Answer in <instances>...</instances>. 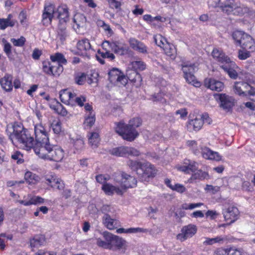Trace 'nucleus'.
I'll return each mask as SVG.
<instances>
[{"label":"nucleus","instance_id":"1","mask_svg":"<svg viewBox=\"0 0 255 255\" xmlns=\"http://www.w3.org/2000/svg\"><path fill=\"white\" fill-rule=\"evenodd\" d=\"M8 138L13 144H21L27 150L33 147L34 140L27 129L21 123L17 122L7 125L6 129Z\"/></svg>","mask_w":255,"mask_h":255},{"label":"nucleus","instance_id":"2","mask_svg":"<svg viewBox=\"0 0 255 255\" xmlns=\"http://www.w3.org/2000/svg\"><path fill=\"white\" fill-rule=\"evenodd\" d=\"M56 17L59 20V24H66L69 20V12L66 6H59L55 10L54 5L51 3L46 4L42 14L43 25L50 24L53 18Z\"/></svg>","mask_w":255,"mask_h":255},{"label":"nucleus","instance_id":"3","mask_svg":"<svg viewBox=\"0 0 255 255\" xmlns=\"http://www.w3.org/2000/svg\"><path fill=\"white\" fill-rule=\"evenodd\" d=\"M216 7L228 15H242L248 11L247 7L241 6L235 0H219Z\"/></svg>","mask_w":255,"mask_h":255},{"label":"nucleus","instance_id":"4","mask_svg":"<svg viewBox=\"0 0 255 255\" xmlns=\"http://www.w3.org/2000/svg\"><path fill=\"white\" fill-rule=\"evenodd\" d=\"M35 135V143H34L33 150L37 154H40L41 152L45 151L46 148H50V144L49 138L44 130V128L42 126H35L34 128Z\"/></svg>","mask_w":255,"mask_h":255},{"label":"nucleus","instance_id":"5","mask_svg":"<svg viewBox=\"0 0 255 255\" xmlns=\"http://www.w3.org/2000/svg\"><path fill=\"white\" fill-rule=\"evenodd\" d=\"M116 132L127 141H133L138 135V132L136 129L129 126L123 122L116 123Z\"/></svg>","mask_w":255,"mask_h":255},{"label":"nucleus","instance_id":"6","mask_svg":"<svg viewBox=\"0 0 255 255\" xmlns=\"http://www.w3.org/2000/svg\"><path fill=\"white\" fill-rule=\"evenodd\" d=\"M49 147L45 149V150L47 151L46 153H44V152H41L38 155L42 158L48 159L56 162L61 161L64 157L63 149L52 144L49 145Z\"/></svg>","mask_w":255,"mask_h":255},{"label":"nucleus","instance_id":"7","mask_svg":"<svg viewBox=\"0 0 255 255\" xmlns=\"http://www.w3.org/2000/svg\"><path fill=\"white\" fill-rule=\"evenodd\" d=\"M104 238L110 243V250L117 251L123 249L126 245V242L122 238L114 235L109 232L103 233Z\"/></svg>","mask_w":255,"mask_h":255},{"label":"nucleus","instance_id":"8","mask_svg":"<svg viewBox=\"0 0 255 255\" xmlns=\"http://www.w3.org/2000/svg\"><path fill=\"white\" fill-rule=\"evenodd\" d=\"M110 154L117 157H127L130 156H138L139 152L132 147L121 146L113 148L109 150Z\"/></svg>","mask_w":255,"mask_h":255},{"label":"nucleus","instance_id":"9","mask_svg":"<svg viewBox=\"0 0 255 255\" xmlns=\"http://www.w3.org/2000/svg\"><path fill=\"white\" fill-rule=\"evenodd\" d=\"M115 180L121 185L123 189L132 188L136 185L137 181L135 177L125 172L118 174Z\"/></svg>","mask_w":255,"mask_h":255},{"label":"nucleus","instance_id":"10","mask_svg":"<svg viewBox=\"0 0 255 255\" xmlns=\"http://www.w3.org/2000/svg\"><path fill=\"white\" fill-rule=\"evenodd\" d=\"M102 47L107 50V47H109L115 53L120 55H124L128 53V48L118 41L110 42L105 40L102 43Z\"/></svg>","mask_w":255,"mask_h":255},{"label":"nucleus","instance_id":"11","mask_svg":"<svg viewBox=\"0 0 255 255\" xmlns=\"http://www.w3.org/2000/svg\"><path fill=\"white\" fill-rule=\"evenodd\" d=\"M182 70L184 73V77L186 81L194 85L195 84V77L194 75L196 69L194 64L189 62H184L181 64Z\"/></svg>","mask_w":255,"mask_h":255},{"label":"nucleus","instance_id":"12","mask_svg":"<svg viewBox=\"0 0 255 255\" xmlns=\"http://www.w3.org/2000/svg\"><path fill=\"white\" fill-rule=\"evenodd\" d=\"M156 169L150 163H143L141 169H139L138 176L141 180L147 181L149 178H153L156 174Z\"/></svg>","mask_w":255,"mask_h":255},{"label":"nucleus","instance_id":"13","mask_svg":"<svg viewBox=\"0 0 255 255\" xmlns=\"http://www.w3.org/2000/svg\"><path fill=\"white\" fill-rule=\"evenodd\" d=\"M214 96L216 100L219 101L220 107L225 111H230L235 105L234 99L225 94H216Z\"/></svg>","mask_w":255,"mask_h":255},{"label":"nucleus","instance_id":"14","mask_svg":"<svg viewBox=\"0 0 255 255\" xmlns=\"http://www.w3.org/2000/svg\"><path fill=\"white\" fill-rule=\"evenodd\" d=\"M197 231V227L194 225L189 224L185 226L182 228L181 233L177 235V239L183 242L193 237L196 233Z\"/></svg>","mask_w":255,"mask_h":255},{"label":"nucleus","instance_id":"15","mask_svg":"<svg viewBox=\"0 0 255 255\" xmlns=\"http://www.w3.org/2000/svg\"><path fill=\"white\" fill-rule=\"evenodd\" d=\"M45 179L47 182V184L50 185L51 187H56L59 190L64 189L65 185L63 181L57 178L55 174H47L45 176Z\"/></svg>","mask_w":255,"mask_h":255},{"label":"nucleus","instance_id":"16","mask_svg":"<svg viewBox=\"0 0 255 255\" xmlns=\"http://www.w3.org/2000/svg\"><path fill=\"white\" fill-rule=\"evenodd\" d=\"M223 214L225 220L231 224L237 220L239 212L237 207L232 206L224 210Z\"/></svg>","mask_w":255,"mask_h":255},{"label":"nucleus","instance_id":"17","mask_svg":"<svg viewBox=\"0 0 255 255\" xmlns=\"http://www.w3.org/2000/svg\"><path fill=\"white\" fill-rule=\"evenodd\" d=\"M200 148L201 149L200 153L204 158L216 161L222 160V157L218 152L213 151L207 147L200 146Z\"/></svg>","mask_w":255,"mask_h":255},{"label":"nucleus","instance_id":"18","mask_svg":"<svg viewBox=\"0 0 255 255\" xmlns=\"http://www.w3.org/2000/svg\"><path fill=\"white\" fill-rule=\"evenodd\" d=\"M129 43L133 50L144 54L148 53L147 46L141 41L135 38H130Z\"/></svg>","mask_w":255,"mask_h":255},{"label":"nucleus","instance_id":"19","mask_svg":"<svg viewBox=\"0 0 255 255\" xmlns=\"http://www.w3.org/2000/svg\"><path fill=\"white\" fill-rule=\"evenodd\" d=\"M221 68L228 74L231 78L236 79L238 77V74L236 70L238 67L234 62L231 61L227 64L222 65Z\"/></svg>","mask_w":255,"mask_h":255},{"label":"nucleus","instance_id":"20","mask_svg":"<svg viewBox=\"0 0 255 255\" xmlns=\"http://www.w3.org/2000/svg\"><path fill=\"white\" fill-rule=\"evenodd\" d=\"M205 86L212 90L221 91L224 88V84L214 79H206L204 80Z\"/></svg>","mask_w":255,"mask_h":255},{"label":"nucleus","instance_id":"21","mask_svg":"<svg viewBox=\"0 0 255 255\" xmlns=\"http://www.w3.org/2000/svg\"><path fill=\"white\" fill-rule=\"evenodd\" d=\"M77 47L79 50L84 51L81 54L82 56L87 57L88 59L90 58V54L88 51L91 49V45L88 39L79 40L77 44Z\"/></svg>","mask_w":255,"mask_h":255},{"label":"nucleus","instance_id":"22","mask_svg":"<svg viewBox=\"0 0 255 255\" xmlns=\"http://www.w3.org/2000/svg\"><path fill=\"white\" fill-rule=\"evenodd\" d=\"M212 55L213 57L218 62L223 64L229 63L231 60L230 58L222 51L218 49H214Z\"/></svg>","mask_w":255,"mask_h":255},{"label":"nucleus","instance_id":"23","mask_svg":"<svg viewBox=\"0 0 255 255\" xmlns=\"http://www.w3.org/2000/svg\"><path fill=\"white\" fill-rule=\"evenodd\" d=\"M244 39H242V42L240 46L246 50L253 52L255 50V43L252 37L248 35H245Z\"/></svg>","mask_w":255,"mask_h":255},{"label":"nucleus","instance_id":"24","mask_svg":"<svg viewBox=\"0 0 255 255\" xmlns=\"http://www.w3.org/2000/svg\"><path fill=\"white\" fill-rule=\"evenodd\" d=\"M241 89L243 95H248L250 99L253 101V98L255 97V88L252 87L248 83L241 81Z\"/></svg>","mask_w":255,"mask_h":255},{"label":"nucleus","instance_id":"25","mask_svg":"<svg viewBox=\"0 0 255 255\" xmlns=\"http://www.w3.org/2000/svg\"><path fill=\"white\" fill-rule=\"evenodd\" d=\"M12 76L9 74H5L0 80V84L2 89L5 91L9 92L12 90L13 85L12 84Z\"/></svg>","mask_w":255,"mask_h":255},{"label":"nucleus","instance_id":"26","mask_svg":"<svg viewBox=\"0 0 255 255\" xmlns=\"http://www.w3.org/2000/svg\"><path fill=\"white\" fill-rule=\"evenodd\" d=\"M102 190L109 195H113L115 192L118 195H122L123 192L119 187L112 185L110 183H106L103 185Z\"/></svg>","mask_w":255,"mask_h":255},{"label":"nucleus","instance_id":"27","mask_svg":"<svg viewBox=\"0 0 255 255\" xmlns=\"http://www.w3.org/2000/svg\"><path fill=\"white\" fill-rule=\"evenodd\" d=\"M57 36L61 42H63L69 36L66 27V24H58L57 30Z\"/></svg>","mask_w":255,"mask_h":255},{"label":"nucleus","instance_id":"28","mask_svg":"<svg viewBox=\"0 0 255 255\" xmlns=\"http://www.w3.org/2000/svg\"><path fill=\"white\" fill-rule=\"evenodd\" d=\"M49 68L47 70H45L46 73L53 76H59L63 71V67L62 65L56 64L52 65L50 63L48 62Z\"/></svg>","mask_w":255,"mask_h":255},{"label":"nucleus","instance_id":"29","mask_svg":"<svg viewBox=\"0 0 255 255\" xmlns=\"http://www.w3.org/2000/svg\"><path fill=\"white\" fill-rule=\"evenodd\" d=\"M127 77L129 81L136 87H138L141 85L142 78L141 75L135 71H130L128 74Z\"/></svg>","mask_w":255,"mask_h":255},{"label":"nucleus","instance_id":"30","mask_svg":"<svg viewBox=\"0 0 255 255\" xmlns=\"http://www.w3.org/2000/svg\"><path fill=\"white\" fill-rule=\"evenodd\" d=\"M103 223L109 230H113L119 226V221L112 219L110 215H106L103 217Z\"/></svg>","mask_w":255,"mask_h":255},{"label":"nucleus","instance_id":"31","mask_svg":"<svg viewBox=\"0 0 255 255\" xmlns=\"http://www.w3.org/2000/svg\"><path fill=\"white\" fill-rule=\"evenodd\" d=\"M203 125V122L201 119L195 118L190 120L187 125V129L191 131L192 130L198 131Z\"/></svg>","mask_w":255,"mask_h":255},{"label":"nucleus","instance_id":"32","mask_svg":"<svg viewBox=\"0 0 255 255\" xmlns=\"http://www.w3.org/2000/svg\"><path fill=\"white\" fill-rule=\"evenodd\" d=\"M46 243L45 237L42 235H37L30 241V245L31 248H38L44 245Z\"/></svg>","mask_w":255,"mask_h":255},{"label":"nucleus","instance_id":"33","mask_svg":"<svg viewBox=\"0 0 255 255\" xmlns=\"http://www.w3.org/2000/svg\"><path fill=\"white\" fill-rule=\"evenodd\" d=\"M73 22L76 24V28L79 29L80 27H83L85 26L86 18L82 14L77 13L74 16Z\"/></svg>","mask_w":255,"mask_h":255},{"label":"nucleus","instance_id":"34","mask_svg":"<svg viewBox=\"0 0 255 255\" xmlns=\"http://www.w3.org/2000/svg\"><path fill=\"white\" fill-rule=\"evenodd\" d=\"M50 59L52 62L55 63L57 62L56 64H66L67 60L65 59L64 55L59 52H57L50 56Z\"/></svg>","mask_w":255,"mask_h":255},{"label":"nucleus","instance_id":"35","mask_svg":"<svg viewBox=\"0 0 255 255\" xmlns=\"http://www.w3.org/2000/svg\"><path fill=\"white\" fill-rule=\"evenodd\" d=\"M12 17V15L9 14L5 19L0 18V29H4L8 26H13L15 24V21L11 19Z\"/></svg>","mask_w":255,"mask_h":255},{"label":"nucleus","instance_id":"36","mask_svg":"<svg viewBox=\"0 0 255 255\" xmlns=\"http://www.w3.org/2000/svg\"><path fill=\"white\" fill-rule=\"evenodd\" d=\"M208 176V174L206 172H203L201 170H198L193 174L191 177L188 179V182L192 183L195 180H203Z\"/></svg>","mask_w":255,"mask_h":255},{"label":"nucleus","instance_id":"37","mask_svg":"<svg viewBox=\"0 0 255 255\" xmlns=\"http://www.w3.org/2000/svg\"><path fill=\"white\" fill-rule=\"evenodd\" d=\"M163 48L166 55L170 57L172 59L175 58L176 50L173 44L166 42Z\"/></svg>","mask_w":255,"mask_h":255},{"label":"nucleus","instance_id":"38","mask_svg":"<svg viewBox=\"0 0 255 255\" xmlns=\"http://www.w3.org/2000/svg\"><path fill=\"white\" fill-rule=\"evenodd\" d=\"M100 137L98 133L93 132L91 133V135L89 137V142L91 146L93 148H97L100 142Z\"/></svg>","mask_w":255,"mask_h":255},{"label":"nucleus","instance_id":"39","mask_svg":"<svg viewBox=\"0 0 255 255\" xmlns=\"http://www.w3.org/2000/svg\"><path fill=\"white\" fill-rule=\"evenodd\" d=\"M205 239L206 240L203 242L204 245H212L215 243L223 244L226 240L225 238L221 236H217L214 238H206Z\"/></svg>","mask_w":255,"mask_h":255},{"label":"nucleus","instance_id":"40","mask_svg":"<svg viewBox=\"0 0 255 255\" xmlns=\"http://www.w3.org/2000/svg\"><path fill=\"white\" fill-rule=\"evenodd\" d=\"M95 114L94 113H90L85 117L84 125L86 127L90 128L95 124Z\"/></svg>","mask_w":255,"mask_h":255},{"label":"nucleus","instance_id":"41","mask_svg":"<svg viewBox=\"0 0 255 255\" xmlns=\"http://www.w3.org/2000/svg\"><path fill=\"white\" fill-rule=\"evenodd\" d=\"M188 146L192 150L193 153L195 155H198L200 153V145H199L197 141L195 140H188L187 142Z\"/></svg>","mask_w":255,"mask_h":255},{"label":"nucleus","instance_id":"42","mask_svg":"<svg viewBox=\"0 0 255 255\" xmlns=\"http://www.w3.org/2000/svg\"><path fill=\"white\" fill-rule=\"evenodd\" d=\"M122 72L118 68H114L109 72V79L111 82H116L117 78L122 74Z\"/></svg>","mask_w":255,"mask_h":255},{"label":"nucleus","instance_id":"43","mask_svg":"<svg viewBox=\"0 0 255 255\" xmlns=\"http://www.w3.org/2000/svg\"><path fill=\"white\" fill-rule=\"evenodd\" d=\"M142 164L141 162L136 160H129L128 161V165L129 167L132 170L136 171L137 175H138L139 170L141 169Z\"/></svg>","mask_w":255,"mask_h":255},{"label":"nucleus","instance_id":"44","mask_svg":"<svg viewBox=\"0 0 255 255\" xmlns=\"http://www.w3.org/2000/svg\"><path fill=\"white\" fill-rule=\"evenodd\" d=\"M247 34V33H245L242 31H236L233 32L232 36L233 39L236 42V43L240 46L242 42V39H244V36Z\"/></svg>","mask_w":255,"mask_h":255},{"label":"nucleus","instance_id":"45","mask_svg":"<svg viewBox=\"0 0 255 255\" xmlns=\"http://www.w3.org/2000/svg\"><path fill=\"white\" fill-rule=\"evenodd\" d=\"M38 176L31 172H26L24 175V178L29 184H34L38 179Z\"/></svg>","mask_w":255,"mask_h":255},{"label":"nucleus","instance_id":"46","mask_svg":"<svg viewBox=\"0 0 255 255\" xmlns=\"http://www.w3.org/2000/svg\"><path fill=\"white\" fill-rule=\"evenodd\" d=\"M154 40L157 46L162 48L164 47L166 42H168L166 39L160 34L154 36Z\"/></svg>","mask_w":255,"mask_h":255},{"label":"nucleus","instance_id":"47","mask_svg":"<svg viewBox=\"0 0 255 255\" xmlns=\"http://www.w3.org/2000/svg\"><path fill=\"white\" fill-rule=\"evenodd\" d=\"M53 108L58 114L62 116H66L67 114V112L66 110L64 108L63 106L58 101H56V105L54 106Z\"/></svg>","mask_w":255,"mask_h":255},{"label":"nucleus","instance_id":"48","mask_svg":"<svg viewBox=\"0 0 255 255\" xmlns=\"http://www.w3.org/2000/svg\"><path fill=\"white\" fill-rule=\"evenodd\" d=\"M141 119L140 118L136 117L130 120L129 121L128 125L129 126L135 129L136 128L140 127L141 125Z\"/></svg>","mask_w":255,"mask_h":255},{"label":"nucleus","instance_id":"49","mask_svg":"<svg viewBox=\"0 0 255 255\" xmlns=\"http://www.w3.org/2000/svg\"><path fill=\"white\" fill-rule=\"evenodd\" d=\"M2 42L4 44V48L3 50L8 58L11 59V44L7 42L6 40L4 39H2Z\"/></svg>","mask_w":255,"mask_h":255},{"label":"nucleus","instance_id":"50","mask_svg":"<svg viewBox=\"0 0 255 255\" xmlns=\"http://www.w3.org/2000/svg\"><path fill=\"white\" fill-rule=\"evenodd\" d=\"M10 41L14 46L21 47L24 45L26 41V39L23 36H21L17 39L11 38Z\"/></svg>","mask_w":255,"mask_h":255},{"label":"nucleus","instance_id":"51","mask_svg":"<svg viewBox=\"0 0 255 255\" xmlns=\"http://www.w3.org/2000/svg\"><path fill=\"white\" fill-rule=\"evenodd\" d=\"M252 51L246 50H239L238 51V58L240 60H245L251 56Z\"/></svg>","mask_w":255,"mask_h":255},{"label":"nucleus","instance_id":"52","mask_svg":"<svg viewBox=\"0 0 255 255\" xmlns=\"http://www.w3.org/2000/svg\"><path fill=\"white\" fill-rule=\"evenodd\" d=\"M71 92L67 91V90H64L60 92V98L62 102L65 103L68 101V95H71Z\"/></svg>","mask_w":255,"mask_h":255},{"label":"nucleus","instance_id":"53","mask_svg":"<svg viewBox=\"0 0 255 255\" xmlns=\"http://www.w3.org/2000/svg\"><path fill=\"white\" fill-rule=\"evenodd\" d=\"M30 205H37L42 204L44 202V199L40 196H34L30 200Z\"/></svg>","mask_w":255,"mask_h":255},{"label":"nucleus","instance_id":"54","mask_svg":"<svg viewBox=\"0 0 255 255\" xmlns=\"http://www.w3.org/2000/svg\"><path fill=\"white\" fill-rule=\"evenodd\" d=\"M96 244L99 247L106 249H109L111 247L109 242L103 241L102 239L98 238L97 239Z\"/></svg>","mask_w":255,"mask_h":255},{"label":"nucleus","instance_id":"55","mask_svg":"<svg viewBox=\"0 0 255 255\" xmlns=\"http://www.w3.org/2000/svg\"><path fill=\"white\" fill-rule=\"evenodd\" d=\"M187 167L189 171V173L190 172H194L197 170L198 168V163L195 161H189V163H187Z\"/></svg>","mask_w":255,"mask_h":255},{"label":"nucleus","instance_id":"56","mask_svg":"<svg viewBox=\"0 0 255 255\" xmlns=\"http://www.w3.org/2000/svg\"><path fill=\"white\" fill-rule=\"evenodd\" d=\"M106 52H101L100 51H98V53L100 55V56L103 58H109L111 60H114L115 58V56L114 54L110 53L109 51L107 49Z\"/></svg>","mask_w":255,"mask_h":255},{"label":"nucleus","instance_id":"57","mask_svg":"<svg viewBox=\"0 0 255 255\" xmlns=\"http://www.w3.org/2000/svg\"><path fill=\"white\" fill-rule=\"evenodd\" d=\"M84 142L82 139H77L74 141L73 145L77 150H81L84 147Z\"/></svg>","mask_w":255,"mask_h":255},{"label":"nucleus","instance_id":"58","mask_svg":"<svg viewBox=\"0 0 255 255\" xmlns=\"http://www.w3.org/2000/svg\"><path fill=\"white\" fill-rule=\"evenodd\" d=\"M133 66L139 69V70L142 71L146 68V64L145 63L141 61H135L133 62Z\"/></svg>","mask_w":255,"mask_h":255},{"label":"nucleus","instance_id":"59","mask_svg":"<svg viewBox=\"0 0 255 255\" xmlns=\"http://www.w3.org/2000/svg\"><path fill=\"white\" fill-rule=\"evenodd\" d=\"M242 83L241 82H236L235 83V85L234 86V92L238 94L239 95H243V93L241 89Z\"/></svg>","mask_w":255,"mask_h":255},{"label":"nucleus","instance_id":"60","mask_svg":"<svg viewBox=\"0 0 255 255\" xmlns=\"http://www.w3.org/2000/svg\"><path fill=\"white\" fill-rule=\"evenodd\" d=\"M86 80V74L84 73L81 74L80 76H78L75 78L76 83L80 85H83Z\"/></svg>","mask_w":255,"mask_h":255},{"label":"nucleus","instance_id":"61","mask_svg":"<svg viewBox=\"0 0 255 255\" xmlns=\"http://www.w3.org/2000/svg\"><path fill=\"white\" fill-rule=\"evenodd\" d=\"M172 190L182 193L185 191L186 188L183 185L177 183L173 186Z\"/></svg>","mask_w":255,"mask_h":255},{"label":"nucleus","instance_id":"62","mask_svg":"<svg viewBox=\"0 0 255 255\" xmlns=\"http://www.w3.org/2000/svg\"><path fill=\"white\" fill-rule=\"evenodd\" d=\"M22 155L19 151H16L11 155V158L14 160H17V163H21L23 162V159L21 158Z\"/></svg>","mask_w":255,"mask_h":255},{"label":"nucleus","instance_id":"63","mask_svg":"<svg viewBox=\"0 0 255 255\" xmlns=\"http://www.w3.org/2000/svg\"><path fill=\"white\" fill-rule=\"evenodd\" d=\"M205 190L211 192L212 194H214L219 191L220 187L218 186H213L211 185H206Z\"/></svg>","mask_w":255,"mask_h":255},{"label":"nucleus","instance_id":"64","mask_svg":"<svg viewBox=\"0 0 255 255\" xmlns=\"http://www.w3.org/2000/svg\"><path fill=\"white\" fill-rule=\"evenodd\" d=\"M228 255H242L240 251L236 249H227Z\"/></svg>","mask_w":255,"mask_h":255}]
</instances>
